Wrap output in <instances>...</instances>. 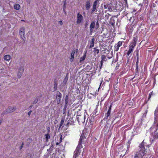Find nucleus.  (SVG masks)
<instances>
[{"instance_id": "nucleus-1", "label": "nucleus", "mask_w": 158, "mask_h": 158, "mask_svg": "<svg viewBox=\"0 0 158 158\" xmlns=\"http://www.w3.org/2000/svg\"><path fill=\"white\" fill-rule=\"evenodd\" d=\"M133 42L131 43L129 46V50L127 53V55L129 56L130 53L133 51L134 48L135 47L136 44L137 42L138 37L137 33L135 34L134 35L133 39Z\"/></svg>"}, {"instance_id": "nucleus-2", "label": "nucleus", "mask_w": 158, "mask_h": 158, "mask_svg": "<svg viewBox=\"0 0 158 158\" xmlns=\"http://www.w3.org/2000/svg\"><path fill=\"white\" fill-rule=\"evenodd\" d=\"M146 144V143L144 142V140L142 141L141 144L140 145V146H139V155H140L142 157L144 156L147 153V151L144 148V146H145Z\"/></svg>"}, {"instance_id": "nucleus-3", "label": "nucleus", "mask_w": 158, "mask_h": 158, "mask_svg": "<svg viewBox=\"0 0 158 158\" xmlns=\"http://www.w3.org/2000/svg\"><path fill=\"white\" fill-rule=\"evenodd\" d=\"M82 148L81 145L80 144L78 145L76 150L74 152L73 157L74 158H76L78 156L81 152L80 149Z\"/></svg>"}, {"instance_id": "nucleus-4", "label": "nucleus", "mask_w": 158, "mask_h": 158, "mask_svg": "<svg viewBox=\"0 0 158 158\" xmlns=\"http://www.w3.org/2000/svg\"><path fill=\"white\" fill-rule=\"evenodd\" d=\"M16 109L15 106H10L6 110V111L3 112V114H6L8 113H10L14 111Z\"/></svg>"}, {"instance_id": "nucleus-5", "label": "nucleus", "mask_w": 158, "mask_h": 158, "mask_svg": "<svg viewBox=\"0 0 158 158\" xmlns=\"http://www.w3.org/2000/svg\"><path fill=\"white\" fill-rule=\"evenodd\" d=\"M86 118V116L85 115H78L77 118V120L78 123H83L85 122V119Z\"/></svg>"}, {"instance_id": "nucleus-6", "label": "nucleus", "mask_w": 158, "mask_h": 158, "mask_svg": "<svg viewBox=\"0 0 158 158\" xmlns=\"http://www.w3.org/2000/svg\"><path fill=\"white\" fill-rule=\"evenodd\" d=\"M19 35L21 38L24 41L25 37L24 36L25 35V28L22 27L20 28L19 30Z\"/></svg>"}, {"instance_id": "nucleus-7", "label": "nucleus", "mask_w": 158, "mask_h": 158, "mask_svg": "<svg viewBox=\"0 0 158 158\" xmlns=\"http://www.w3.org/2000/svg\"><path fill=\"white\" fill-rule=\"evenodd\" d=\"M77 24H79L82 22L83 19V17L82 15L79 13L77 14Z\"/></svg>"}, {"instance_id": "nucleus-8", "label": "nucleus", "mask_w": 158, "mask_h": 158, "mask_svg": "<svg viewBox=\"0 0 158 158\" xmlns=\"http://www.w3.org/2000/svg\"><path fill=\"white\" fill-rule=\"evenodd\" d=\"M95 21H93L90 24V32L92 33L93 32L94 29L95 27Z\"/></svg>"}, {"instance_id": "nucleus-9", "label": "nucleus", "mask_w": 158, "mask_h": 158, "mask_svg": "<svg viewBox=\"0 0 158 158\" xmlns=\"http://www.w3.org/2000/svg\"><path fill=\"white\" fill-rule=\"evenodd\" d=\"M122 42L119 41L114 46V51L117 52L118 51L119 49V48L122 45Z\"/></svg>"}, {"instance_id": "nucleus-10", "label": "nucleus", "mask_w": 158, "mask_h": 158, "mask_svg": "<svg viewBox=\"0 0 158 158\" xmlns=\"http://www.w3.org/2000/svg\"><path fill=\"white\" fill-rule=\"evenodd\" d=\"M24 69L23 67H21L19 70V73L18 74V77L20 78L21 76L22 73L23 72Z\"/></svg>"}, {"instance_id": "nucleus-11", "label": "nucleus", "mask_w": 158, "mask_h": 158, "mask_svg": "<svg viewBox=\"0 0 158 158\" xmlns=\"http://www.w3.org/2000/svg\"><path fill=\"white\" fill-rule=\"evenodd\" d=\"M85 138V136H84V133H82L80 137V140L79 141V143L78 144H80V145H81V143L83 141L82 140L84 139Z\"/></svg>"}, {"instance_id": "nucleus-12", "label": "nucleus", "mask_w": 158, "mask_h": 158, "mask_svg": "<svg viewBox=\"0 0 158 158\" xmlns=\"http://www.w3.org/2000/svg\"><path fill=\"white\" fill-rule=\"evenodd\" d=\"M98 0H96L95 1H94L93 5V9L92 10V12L93 13L94 12V11L96 10V6L97 4V2H98Z\"/></svg>"}, {"instance_id": "nucleus-13", "label": "nucleus", "mask_w": 158, "mask_h": 158, "mask_svg": "<svg viewBox=\"0 0 158 158\" xmlns=\"http://www.w3.org/2000/svg\"><path fill=\"white\" fill-rule=\"evenodd\" d=\"M11 57L10 55H6L4 56V59L5 60L9 61L11 59Z\"/></svg>"}, {"instance_id": "nucleus-14", "label": "nucleus", "mask_w": 158, "mask_h": 158, "mask_svg": "<svg viewBox=\"0 0 158 158\" xmlns=\"http://www.w3.org/2000/svg\"><path fill=\"white\" fill-rule=\"evenodd\" d=\"M75 53V50L72 51L71 54V58H70V61L71 62H72L73 60Z\"/></svg>"}, {"instance_id": "nucleus-15", "label": "nucleus", "mask_w": 158, "mask_h": 158, "mask_svg": "<svg viewBox=\"0 0 158 158\" xmlns=\"http://www.w3.org/2000/svg\"><path fill=\"white\" fill-rule=\"evenodd\" d=\"M95 41V39L94 38H93L90 42V45L89 47L90 48L93 47L94 46V42Z\"/></svg>"}, {"instance_id": "nucleus-16", "label": "nucleus", "mask_w": 158, "mask_h": 158, "mask_svg": "<svg viewBox=\"0 0 158 158\" xmlns=\"http://www.w3.org/2000/svg\"><path fill=\"white\" fill-rule=\"evenodd\" d=\"M153 136L154 139L157 138L158 137V128L156 129V131H155Z\"/></svg>"}, {"instance_id": "nucleus-17", "label": "nucleus", "mask_w": 158, "mask_h": 158, "mask_svg": "<svg viewBox=\"0 0 158 158\" xmlns=\"http://www.w3.org/2000/svg\"><path fill=\"white\" fill-rule=\"evenodd\" d=\"M101 66L100 67V69L101 68V66L102 65L103 61H105L106 60V57L104 55H102L101 56Z\"/></svg>"}, {"instance_id": "nucleus-18", "label": "nucleus", "mask_w": 158, "mask_h": 158, "mask_svg": "<svg viewBox=\"0 0 158 158\" xmlns=\"http://www.w3.org/2000/svg\"><path fill=\"white\" fill-rule=\"evenodd\" d=\"M104 6L105 9H107L108 10H112L111 6L109 5H104Z\"/></svg>"}, {"instance_id": "nucleus-19", "label": "nucleus", "mask_w": 158, "mask_h": 158, "mask_svg": "<svg viewBox=\"0 0 158 158\" xmlns=\"http://www.w3.org/2000/svg\"><path fill=\"white\" fill-rule=\"evenodd\" d=\"M56 99H60L61 97V94L59 92H57L56 94Z\"/></svg>"}, {"instance_id": "nucleus-20", "label": "nucleus", "mask_w": 158, "mask_h": 158, "mask_svg": "<svg viewBox=\"0 0 158 158\" xmlns=\"http://www.w3.org/2000/svg\"><path fill=\"white\" fill-rule=\"evenodd\" d=\"M86 5H85V7H86V9L87 10H89V9L90 8V3L89 2L87 1V2H86Z\"/></svg>"}, {"instance_id": "nucleus-21", "label": "nucleus", "mask_w": 158, "mask_h": 158, "mask_svg": "<svg viewBox=\"0 0 158 158\" xmlns=\"http://www.w3.org/2000/svg\"><path fill=\"white\" fill-rule=\"evenodd\" d=\"M14 7L15 9L17 10H19L20 8V6L19 4H15Z\"/></svg>"}, {"instance_id": "nucleus-22", "label": "nucleus", "mask_w": 158, "mask_h": 158, "mask_svg": "<svg viewBox=\"0 0 158 158\" xmlns=\"http://www.w3.org/2000/svg\"><path fill=\"white\" fill-rule=\"evenodd\" d=\"M86 53H85L84 54V55L83 56H82L80 58V63L82 61H83L85 60V57H86Z\"/></svg>"}, {"instance_id": "nucleus-23", "label": "nucleus", "mask_w": 158, "mask_h": 158, "mask_svg": "<svg viewBox=\"0 0 158 158\" xmlns=\"http://www.w3.org/2000/svg\"><path fill=\"white\" fill-rule=\"evenodd\" d=\"M46 139L47 141V140L50 138V136L49 134L45 135Z\"/></svg>"}, {"instance_id": "nucleus-24", "label": "nucleus", "mask_w": 158, "mask_h": 158, "mask_svg": "<svg viewBox=\"0 0 158 158\" xmlns=\"http://www.w3.org/2000/svg\"><path fill=\"white\" fill-rule=\"evenodd\" d=\"M31 141L32 139L31 138H29L27 139V141L28 144H30L31 142Z\"/></svg>"}, {"instance_id": "nucleus-25", "label": "nucleus", "mask_w": 158, "mask_h": 158, "mask_svg": "<svg viewBox=\"0 0 158 158\" xmlns=\"http://www.w3.org/2000/svg\"><path fill=\"white\" fill-rule=\"evenodd\" d=\"M157 113H158V108H156L155 111V115H157Z\"/></svg>"}, {"instance_id": "nucleus-26", "label": "nucleus", "mask_w": 158, "mask_h": 158, "mask_svg": "<svg viewBox=\"0 0 158 158\" xmlns=\"http://www.w3.org/2000/svg\"><path fill=\"white\" fill-rule=\"evenodd\" d=\"M110 114L109 113H107L106 114V119H108V117L110 116Z\"/></svg>"}, {"instance_id": "nucleus-27", "label": "nucleus", "mask_w": 158, "mask_h": 158, "mask_svg": "<svg viewBox=\"0 0 158 158\" xmlns=\"http://www.w3.org/2000/svg\"><path fill=\"white\" fill-rule=\"evenodd\" d=\"M57 89V85L56 84V83L54 84V91H55Z\"/></svg>"}, {"instance_id": "nucleus-28", "label": "nucleus", "mask_w": 158, "mask_h": 158, "mask_svg": "<svg viewBox=\"0 0 158 158\" xmlns=\"http://www.w3.org/2000/svg\"><path fill=\"white\" fill-rule=\"evenodd\" d=\"M24 145V143L23 142L22 143L21 145L20 146V150H21L22 149V148H23Z\"/></svg>"}, {"instance_id": "nucleus-29", "label": "nucleus", "mask_w": 158, "mask_h": 158, "mask_svg": "<svg viewBox=\"0 0 158 158\" xmlns=\"http://www.w3.org/2000/svg\"><path fill=\"white\" fill-rule=\"evenodd\" d=\"M94 49H95V51H94L95 52H96V53H99V50L98 49H95V48H94Z\"/></svg>"}, {"instance_id": "nucleus-30", "label": "nucleus", "mask_w": 158, "mask_h": 158, "mask_svg": "<svg viewBox=\"0 0 158 158\" xmlns=\"http://www.w3.org/2000/svg\"><path fill=\"white\" fill-rule=\"evenodd\" d=\"M32 110H30L28 113V115H29V116L30 115V114H31V113L32 112Z\"/></svg>"}, {"instance_id": "nucleus-31", "label": "nucleus", "mask_w": 158, "mask_h": 158, "mask_svg": "<svg viewBox=\"0 0 158 158\" xmlns=\"http://www.w3.org/2000/svg\"><path fill=\"white\" fill-rule=\"evenodd\" d=\"M64 123V121L63 120H62L61 121L60 124V126H61L63 124V123Z\"/></svg>"}, {"instance_id": "nucleus-32", "label": "nucleus", "mask_w": 158, "mask_h": 158, "mask_svg": "<svg viewBox=\"0 0 158 158\" xmlns=\"http://www.w3.org/2000/svg\"><path fill=\"white\" fill-rule=\"evenodd\" d=\"M110 112H111V110H110V109H109L107 113H109L110 114Z\"/></svg>"}, {"instance_id": "nucleus-33", "label": "nucleus", "mask_w": 158, "mask_h": 158, "mask_svg": "<svg viewBox=\"0 0 158 158\" xmlns=\"http://www.w3.org/2000/svg\"><path fill=\"white\" fill-rule=\"evenodd\" d=\"M134 158H138V154H137V153H136V154H135V156Z\"/></svg>"}, {"instance_id": "nucleus-34", "label": "nucleus", "mask_w": 158, "mask_h": 158, "mask_svg": "<svg viewBox=\"0 0 158 158\" xmlns=\"http://www.w3.org/2000/svg\"><path fill=\"white\" fill-rule=\"evenodd\" d=\"M151 94H152V93H151L149 94V97L148 99H150L151 98Z\"/></svg>"}, {"instance_id": "nucleus-35", "label": "nucleus", "mask_w": 158, "mask_h": 158, "mask_svg": "<svg viewBox=\"0 0 158 158\" xmlns=\"http://www.w3.org/2000/svg\"><path fill=\"white\" fill-rule=\"evenodd\" d=\"M59 23H60V25H62L63 24V23L62 21H60Z\"/></svg>"}, {"instance_id": "nucleus-36", "label": "nucleus", "mask_w": 158, "mask_h": 158, "mask_svg": "<svg viewBox=\"0 0 158 158\" xmlns=\"http://www.w3.org/2000/svg\"><path fill=\"white\" fill-rule=\"evenodd\" d=\"M37 102V99H36V100H35L34 102V103H36Z\"/></svg>"}, {"instance_id": "nucleus-37", "label": "nucleus", "mask_w": 158, "mask_h": 158, "mask_svg": "<svg viewBox=\"0 0 158 158\" xmlns=\"http://www.w3.org/2000/svg\"><path fill=\"white\" fill-rule=\"evenodd\" d=\"M65 2L64 3V6H63V8H64V7H65Z\"/></svg>"}, {"instance_id": "nucleus-38", "label": "nucleus", "mask_w": 158, "mask_h": 158, "mask_svg": "<svg viewBox=\"0 0 158 158\" xmlns=\"http://www.w3.org/2000/svg\"><path fill=\"white\" fill-rule=\"evenodd\" d=\"M157 128H158V124H157L156 126V129Z\"/></svg>"}, {"instance_id": "nucleus-39", "label": "nucleus", "mask_w": 158, "mask_h": 158, "mask_svg": "<svg viewBox=\"0 0 158 158\" xmlns=\"http://www.w3.org/2000/svg\"><path fill=\"white\" fill-rule=\"evenodd\" d=\"M111 106H112L111 105H110V106L109 109H110V110H111Z\"/></svg>"}, {"instance_id": "nucleus-40", "label": "nucleus", "mask_w": 158, "mask_h": 158, "mask_svg": "<svg viewBox=\"0 0 158 158\" xmlns=\"http://www.w3.org/2000/svg\"><path fill=\"white\" fill-rule=\"evenodd\" d=\"M1 123H2V121L1 120H0V125H1Z\"/></svg>"}, {"instance_id": "nucleus-41", "label": "nucleus", "mask_w": 158, "mask_h": 158, "mask_svg": "<svg viewBox=\"0 0 158 158\" xmlns=\"http://www.w3.org/2000/svg\"><path fill=\"white\" fill-rule=\"evenodd\" d=\"M137 60V61L136 63V64H137V63H138V59Z\"/></svg>"}, {"instance_id": "nucleus-42", "label": "nucleus", "mask_w": 158, "mask_h": 158, "mask_svg": "<svg viewBox=\"0 0 158 158\" xmlns=\"http://www.w3.org/2000/svg\"><path fill=\"white\" fill-rule=\"evenodd\" d=\"M32 106L31 105L30 106L29 108H31Z\"/></svg>"}, {"instance_id": "nucleus-43", "label": "nucleus", "mask_w": 158, "mask_h": 158, "mask_svg": "<svg viewBox=\"0 0 158 158\" xmlns=\"http://www.w3.org/2000/svg\"><path fill=\"white\" fill-rule=\"evenodd\" d=\"M97 111H96V112L95 113V114H96L97 113Z\"/></svg>"}, {"instance_id": "nucleus-44", "label": "nucleus", "mask_w": 158, "mask_h": 158, "mask_svg": "<svg viewBox=\"0 0 158 158\" xmlns=\"http://www.w3.org/2000/svg\"><path fill=\"white\" fill-rule=\"evenodd\" d=\"M58 143H56V145H58Z\"/></svg>"}, {"instance_id": "nucleus-45", "label": "nucleus", "mask_w": 158, "mask_h": 158, "mask_svg": "<svg viewBox=\"0 0 158 158\" xmlns=\"http://www.w3.org/2000/svg\"><path fill=\"white\" fill-rule=\"evenodd\" d=\"M65 102H67V100L66 99H65Z\"/></svg>"}, {"instance_id": "nucleus-46", "label": "nucleus", "mask_w": 158, "mask_h": 158, "mask_svg": "<svg viewBox=\"0 0 158 158\" xmlns=\"http://www.w3.org/2000/svg\"><path fill=\"white\" fill-rule=\"evenodd\" d=\"M97 109V108L95 110H96Z\"/></svg>"}, {"instance_id": "nucleus-47", "label": "nucleus", "mask_w": 158, "mask_h": 158, "mask_svg": "<svg viewBox=\"0 0 158 158\" xmlns=\"http://www.w3.org/2000/svg\"><path fill=\"white\" fill-rule=\"evenodd\" d=\"M147 146H148V147H149V146H148V145H147Z\"/></svg>"}]
</instances>
